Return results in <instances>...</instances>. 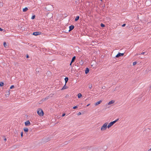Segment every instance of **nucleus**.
Listing matches in <instances>:
<instances>
[{
  "label": "nucleus",
  "mask_w": 151,
  "mask_h": 151,
  "mask_svg": "<svg viewBox=\"0 0 151 151\" xmlns=\"http://www.w3.org/2000/svg\"><path fill=\"white\" fill-rule=\"evenodd\" d=\"M53 6L52 5H47L45 7V9L47 11H50L52 10L53 9Z\"/></svg>",
  "instance_id": "obj_1"
},
{
  "label": "nucleus",
  "mask_w": 151,
  "mask_h": 151,
  "mask_svg": "<svg viewBox=\"0 0 151 151\" xmlns=\"http://www.w3.org/2000/svg\"><path fill=\"white\" fill-rule=\"evenodd\" d=\"M119 119H117L114 121L110 122L107 126V127L108 128H110L116 122H117L119 120Z\"/></svg>",
  "instance_id": "obj_2"
},
{
  "label": "nucleus",
  "mask_w": 151,
  "mask_h": 151,
  "mask_svg": "<svg viewBox=\"0 0 151 151\" xmlns=\"http://www.w3.org/2000/svg\"><path fill=\"white\" fill-rule=\"evenodd\" d=\"M108 124V123L107 122L105 123L101 127V130L102 131L106 130L107 129V125Z\"/></svg>",
  "instance_id": "obj_3"
},
{
  "label": "nucleus",
  "mask_w": 151,
  "mask_h": 151,
  "mask_svg": "<svg viewBox=\"0 0 151 151\" xmlns=\"http://www.w3.org/2000/svg\"><path fill=\"white\" fill-rule=\"evenodd\" d=\"M37 114L40 116H42L44 115V112L41 109H39L37 111Z\"/></svg>",
  "instance_id": "obj_4"
},
{
  "label": "nucleus",
  "mask_w": 151,
  "mask_h": 151,
  "mask_svg": "<svg viewBox=\"0 0 151 151\" xmlns=\"http://www.w3.org/2000/svg\"><path fill=\"white\" fill-rule=\"evenodd\" d=\"M124 55V53H121L120 52H119L118 54H117L116 55V58H119L121 56H123Z\"/></svg>",
  "instance_id": "obj_5"
},
{
  "label": "nucleus",
  "mask_w": 151,
  "mask_h": 151,
  "mask_svg": "<svg viewBox=\"0 0 151 151\" xmlns=\"http://www.w3.org/2000/svg\"><path fill=\"white\" fill-rule=\"evenodd\" d=\"M41 33L39 32H33L32 33V35L35 36H37L39 35H40Z\"/></svg>",
  "instance_id": "obj_6"
},
{
  "label": "nucleus",
  "mask_w": 151,
  "mask_h": 151,
  "mask_svg": "<svg viewBox=\"0 0 151 151\" xmlns=\"http://www.w3.org/2000/svg\"><path fill=\"white\" fill-rule=\"evenodd\" d=\"M25 125L26 126H29L31 124V123L29 120L25 122Z\"/></svg>",
  "instance_id": "obj_7"
},
{
  "label": "nucleus",
  "mask_w": 151,
  "mask_h": 151,
  "mask_svg": "<svg viewBox=\"0 0 151 151\" xmlns=\"http://www.w3.org/2000/svg\"><path fill=\"white\" fill-rule=\"evenodd\" d=\"M74 26L73 25H71V26H70L69 27V31H71L73 30L74 29Z\"/></svg>",
  "instance_id": "obj_8"
},
{
  "label": "nucleus",
  "mask_w": 151,
  "mask_h": 151,
  "mask_svg": "<svg viewBox=\"0 0 151 151\" xmlns=\"http://www.w3.org/2000/svg\"><path fill=\"white\" fill-rule=\"evenodd\" d=\"M89 71V69L88 68H86V69L85 70V73L86 74H88Z\"/></svg>",
  "instance_id": "obj_9"
},
{
  "label": "nucleus",
  "mask_w": 151,
  "mask_h": 151,
  "mask_svg": "<svg viewBox=\"0 0 151 151\" xmlns=\"http://www.w3.org/2000/svg\"><path fill=\"white\" fill-rule=\"evenodd\" d=\"M68 88V87L66 86V84H65L64 86L61 89V90H64Z\"/></svg>",
  "instance_id": "obj_10"
},
{
  "label": "nucleus",
  "mask_w": 151,
  "mask_h": 151,
  "mask_svg": "<svg viewBox=\"0 0 151 151\" xmlns=\"http://www.w3.org/2000/svg\"><path fill=\"white\" fill-rule=\"evenodd\" d=\"M101 102H102V101L100 100V101L96 102V103L95 104V105L96 106H97L98 105L100 104Z\"/></svg>",
  "instance_id": "obj_11"
},
{
  "label": "nucleus",
  "mask_w": 151,
  "mask_h": 151,
  "mask_svg": "<svg viewBox=\"0 0 151 151\" xmlns=\"http://www.w3.org/2000/svg\"><path fill=\"white\" fill-rule=\"evenodd\" d=\"M115 101L113 100H111L109 101L108 103V105H111L112 104H113L114 102Z\"/></svg>",
  "instance_id": "obj_12"
},
{
  "label": "nucleus",
  "mask_w": 151,
  "mask_h": 151,
  "mask_svg": "<svg viewBox=\"0 0 151 151\" xmlns=\"http://www.w3.org/2000/svg\"><path fill=\"white\" fill-rule=\"evenodd\" d=\"M76 59V57L75 56H73L71 60V62L72 63H73L75 60V59Z\"/></svg>",
  "instance_id": "obj_13"
},
{
  "label": "nucleus",
  "mask_w": 151,
  "mask_h": 151,
  "mask_svg": "<svg viewBox=\"0 0 151 151\" xmlns=\"http://www.w3.org/2000/svg\"><path fill=\"white\" fill-rule=\"evenodd\" d=\"M24 130L25 132H27L28 131V129L27 127H25L24 128Z\"/></svg>",
  "instance_id": "obj_14"
},
{
  "label": "nucleus",
  "mask_w": 151,
  "mask_h": 151,
  "mask_svg": "<svg viewBox=\"0 0 151 151\" xmlns=\"http://www.w3.org/2000/svg\"><path fill=\"white\" fill-rule=\"evenodd\" d=\"M64 79L65 81V84H66L68 81V78L67 77H66Z\"/></svg>",
  "instance_id": "obj_15"
},
{
  "label": "nucleus",
  "mask_w": 151,
  "mask_h": 151,
  "mask_svg": "<svg viewBox=\"0 0 151 151\" xmlns=\"http://www.w3.org/2000/svg\"><path fill=\"white\" fill-rule=\"evenodd\" d=\"M27 10H28L27 8V7H25L23 9V12H26Z\"/></svg>",
  "instance_id": "obj_16"
},
{
  "label": "nucleus",
  "mask_w": 151,
  "mask_h": 151,
  "mask_svg": "<svg viewBox=\"0 0 151 151\" xmlns=\"http://www.w3.org/2000/svg\"><path fill=\"white\" fill-rule=\"evenodd\" d=\"M10 93V92L9 91L6 92V94H5V96H9Z\"/></svg>",
  "instance_id": "obj_17"
},
{
  "label": "nucleus",
  "mask_w": 151,
  "mask_h": 151,
  "mask_svg": "<svg viewBox=\"0 0 151 151\" xmlns=\"http://www.w3.org/2000/svg\"><path fill=\"white\" fill-rule=\"evenodd\" d=\"M79 16H77L75 20V22H77L79 19Z\"/></svg>",
  "instance_id": "obj_18"
},
{
  "label": "nucleus",
  "mask_w": 151,
  "mask_h": 151,
  "mask_svg": "<svg viewBox=\"0 0 151 151\" xmlns=\"http://www.w3.org/2000/svg\"><path fill=\"white\" fill-rule=\"evenodd\" d=\"M78 98L79 99V98H81V96H82V95L81 93H79L78 94Z\"/></svg>",
  "instance_id": "obj_19"
},
{
  "label": "nucleus",
  "mask_w": 151,
  "mask_h": 151,
  "mask_svg": "<svg viewBox=\"0 0 151 151\" xmlns=\"http://www.w3.org/2000/svg\"><path fill=\"white\" fill-rule=\"evenodd\" d=\"M4 84L3 82H0V86L1 87L3 86H4Z\"/></svg>",
  "instance_id": "obj_20"
},
{
  "label": "nucleus",
  "mask_w": 151,
  "mask_h": 151,
  "mask_svg": "<svg viewBox=\"0 0 151 151\" xmlns=\"http://www.w3.org/2000/svg\"><path fill=\"white\" fill-rule=\"evenodd\" d=\"M100 26L102 27H105V25L103 23H101L100 24Z\"/></svg>",
  "instance_id": "obj_21"
},
{
  "label": "nucleus",
  "mask_w": 151,
  "mask_h": 151,
  "mask_svg": "<svg viewBox=\"0 0 151 151\" xmlns=\"http://www.w3.org/2000/svg\"><path fill=\"white\" fill-rule=\"evenodd\" d=\"M4 46L5 47H6L7 46V45L6 42H4L3 43Z\"/></svg>",
  "instance_id": "obj_22"
},
{
  "label": "nucleus",
  "mask_w": 151,
  "mask_h": 151,
  "mask_svg": "<svg viewBox=\"0 0 151 151\" xmlns=\"http://www.w3.org/2000/svg\"><path fill=\"white\" fill-rule=\"evenodd\" d=\"M49 96H47L45 98L43 99H42V100L44 101V100H45L48 99L49 98Z\"/></svg>",
  "instance_id": "obj_23"
},
{
  "label": "nucleus",
  "mask_w": 151,
  "mask_h": 151,
  "mask_svg": "<svg viewBox=\"0 0 151 151\" xmlns=\"http://www.w3.org/2000/svg\"><path fill=\"white\" fill-rule=\"evenodd\" d=\"M83 63V61L82 60H81V61L79 62V64L81 65H82Z\"/></svg>",
  "instance_id": "obj_24"
},
{
  "label": "nucleus",
  "mask_w": 151,
  "mask_h": 151,
  "mask_svg": "<svg viewBox=\"0 0 151 151\" xmlns=\"http://www.w3.org/2000/svg\"><path fill=\"white\" fill-rule=\"evenodd\" d=\"M40 70V68H37L36 70V72H39Z\"/></svg>",
  "instance_id": "obj_25"
},
{
  "label": "nucleus",
  "mask_w": 151,
  "mask_h": 151,
  "mask_svg": "<svg viewBox=\"0 0 151 151\" xmlns=\"http://www.w3.org/2000/svg\"><path fill=\"white\" fill-rule=\"evenodd\" d=\"M3 5V3L2 2H0V6H2Z\"/></svg>",
  "instance_id": "obj_26"
},
{
  "label": "nucleus",
  "mask_w": 151,
  "mask_h": 151,
  "mask_svg": "<svg viewBox=\"0 0 151 151\" xmlns=\"http://www.w3.org/2000/svg\"><path fill=\"white\" fill-rule=\"evenodd\" d=\"M35 18V15H33L32 17H31V19H34Z\"/></svg>",
  "instance_id": "obj_27"
},
{
  "label": "nucleus",
  "mask_w": 151,
  "mask_h": 151,
  "mask_svg": "<svg viewBox=\"0 0 151 151\" xmlns=\"http://www.w3.org/2000/svg\"><path fill=\"white\" fill-rule=\"evenodd\" d=\"M88 87L90 89H91L92 87V85L91 84L89 85Z\"/></svg>",
  "instance_id": "obj_28"
},
{
  "label": "nucleus",
  "mask_w": 151,
  "mask_h": 151,
  "mask_svg": "<svg viewBox=\"0 0 151 151\" xmlns=\"http://www.w3.org/2000/svg\"><path fill=\"white\" fill-rule=\"evenodd\" d=\"M137 62H135L133 63V65H134L136 64Z\"/></svg>",
  "instance_id": "obj_29"
},
{
  "label": "nucleus",
  "mask_w": 151,
  "mask_h": 151,
  "mask_svg": "<svg viewBox=\"0 0 151 151\" xmlns=\"http://www.w3.org/2000/svg\"><path fill=\"white\" fill-rule=\"evenodd\" d=\"M21 136L22 137H23V132H22L21 133Z\"/></svg>",
  "instance_id": "obj_30"
},
{
  "label": "nucleus",
  "mask_w": 151,
  "mask_h": 151,
  "mask_svg": "<svg viewBox=\"0 0 151 151\" xmlns=\"http://www.w3.org/2000/svg\"><path fill=\"white\" fill-rule=\"evenodd\" d=\"M14 133H15V136H17L18 134L17 133V131H16V132H14Z\"/></svg>",
  "instance_id": "obj_31"
},
{
  "label": "nucleus",
  "mask_w": 151,
  "mask_h": 151,
  "mask_svg": "<svg viewBox=\"0 0 151 151\" xmlns=\"http://www.w3.org/2000/svg\"><path fill=\"white\" fill-rule=\"evenodd\" d=\"M14 88V85L11 86L10 87V89H12L13 88Z\"/></svg>",
  "instance_id": "obj_32"
},
{
  "label": "nucleus",
  "mask_w": 151,
  "mask_h": 151,
  "mask_svg": "<svg viewBox=\"0 0 151 151\" xmlns=\"http://www.w3.org/2000/svg\"><path fill=\"white\" fill-rule=\"evenodd\" d=\"M77 108H78V107L77 106H74L73 107V109H77Z\"/></svg>",
  "instance_id": "obj_33"
},
{
  "label": "nucleus",
  "mask_w": 151,
  "mask_h": 151,
  "mask_svg": "<svg viewBox=\"0 0 151 151\" xmlns=\"http://www.w3.org/2000/svg\"><path fill=\"white\" fill-rule=\"evenodd\" d=\"M145 53H146V52H142L141 53V54H139V55H140H140H144Z\"/></svg>",
  "instance_id": "obj_34"
},
{
  "label": "nucleus",
  "mask_w": 151,
  "mask_h": 151,
  "mask_svg": "<svg viewBox=\"0 0 151 151\" xmlns=\"http://www.w3.org/2000/svg\"><path fill=\"white\" fill-rule=\"evenodd\" d=\"M81 113L80 112H78V114H77V115L79 116V115H80L81 114Z\"/></svg>",
  "instance_id": "obj_35"
},
{
  "label": "nucleus",
  "mask_w": 151,
  "mask_h": 151,
  "mask_svg": "<svg viewBox=\"0 0 151 151\" xmlns=\"http://www.w3.org/2000/svg\"><path fill=\"white\" fill-rule=\"evenodd\" d=\"M126 24H123L122 25V27H124L126 26Z\"/></svg>",
  "instance_id": "obj_36"
},
{
  "label": "nucleus",
  "mask_w": 151,
  "mask_h": 151,
  "mask_svg": "<svg viewBox=\"0 0 151 151\" xmlns=\"http://www.w3.org/2000/svg\"><path fill=\"white\" fill-rule=\"evenodd\" d=\"M65 115V113H63L62 114V116H64Z\"/></svg>",
  "instance_id": "obj_37"
},
{
  "label": "nucleus",
  "mask_w": 151,
  "mask_h": 151,
  "mask_svg": "<svg viewBox=\"0 0 151 151\" xmlns=\"http://www.w3.org/2000/svg\"><path fill=\"white\" fill-rule=\"evenodd\" d=\"M26 58H29V56L28 55V54H27L26 56Z\"/></svg>",
  "instance_id": "obj_38"
},
{
  "label": "nucleus",
  "mask_w": 151,
  "mask_h": 151,
  "mask_svg": "<svg viewBox=\"0 0 151 151\" xmlns=\"http://www.w3.org/2000/svg\"><path fill=\"white\" fill-rule=\"evenodd\" d=\"M106 88V87L105 86H103L102 87V88L103 89H105Z\"/></svg>",
  "instance_id": "obj_39"
},
{
  "label": "nucleus",
  "mask_w": 151,
  "mask_h": 151,
  "mask_svg": "<svg viewBox=\"0 0 151 151\" xmlns=\"http://www.w3.org/2000/svg\"><path fill=\"white\" fill-rule=\"evenodd\" d=\"M3 30V29H2L1 28H0V31H2Z\"/></svg>",
  "instance_id": "obj_40"
},
{
  "label": "nucleus",
  "mask_w": 151,
  "mask_h": 151,
  "mask_svg": "<svg viewBox=\"0 0 151 151\" xmlns=\"http://www.w3.org/2000/svg\"><path fill=\"white\" fill-rule=\"evenodd\" d=\"M72 63V62L71 61V62H70V66H71V65L72 64V63Z\"/></svg>",
  "instance_id": "obj_41"
},
{
  "label": "nucleus",
  "mask_w": 151,
  "mask_h": 151,
  "mask_svg": "<svg viewBox=\"0 0 151 151\" xmlns=\"http://www.w3.org/2000/svg\"><path fill=\"white\" fill-rule=\"evenodd\" d=\"M4 140L5 141H6V140H7V139H6L5 138L4 139Z\"/></svg>",
  "instance_id": "obj_42"
},
{
  "label": "nucleus",
  "mask_w": 151,
  "mask_h": 151,
  "mask_svg": "<svg viewBox=\"0 0 151 151\" xmlns=\"http://www.w3.org/2000/svg\"><path fill=\"white\" fill-rule=\"evenodd\" d=\"M147 151H151V148H150V149L148 150Z\"/></svg>",
  "instance_id": "obj_43"
},
{
  "label": "nucleus",
  "mask_w": 151,
  "mask_h": 151,
  "mask_svg": "<svg viewBox=\"0 0 151 151\" xmlns=\"http://www.w3.org/2000/svg\"><path fill=\"white\" fill-rule=\"evenodd\" d=\"M105 7V4H104V5H103V6H102V7H104H104Z\"/></svg>",
  "instance_id": "obj_44"
},
{
  "label": "nucleus",
  "mask_w": 151,
  "mask_h": 151,
  "mask_svg": "<svg viewBox=\"0 0 151 151\" xmlns=\"http://www.w3.org/2000/svg\"><path fill=\"white\" fill-rule=\"evenodd\" d=\"M90 104H87L86 106H89L90 105Z\"/></svg>",
  "instance_id": "obj_45"
},
{
  "label": "nucleus",
  "mask_w": 151,
  "mask_h": 151,
  "mask_svg": "<svg viewBox=\"0 0 151 151\" xmlns=\"http://www.w3.org/2000/svg\"><path fill=\"white\" fill-rule=\"evenodd\" d=\"M151 88V86H150V88Z\"/></svg>",
  "instance_id": "obj_46"
},
{
  "label": "nucleus",
  "mask_w": 151,
  "mask_h": 151,
  "mask_svg": "<svg viewBox=\"0 0 151 151\" xmlns=\"http://www.w3.org/2000/svg\"><path fill=\"white\" fill-rule=\"evenodd\" d=\"M138 55V54H136V55Z\"/></svg>",
  "instance_id": "obj_47"
},
{
  "label": "nucleus",
  "mask_w": 151,
  "mask_h": 151,
  "mask_svg": "<svg viewBox=\"0 0 151 151\" xmlns=\"http://www.w3.org/2000/svg\"><path fill=\"white\" fill-rule=\"evenodd\" d=\"M100 0L101 1H102V0Z\"/></svg>",
  "instance_id": "obj_48"
}]
</instances>
